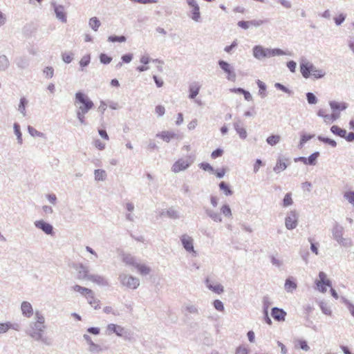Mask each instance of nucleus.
<instances>
[{
	"mask_svg": "<svg viewBox=\"0 0 354 354\" xmlns=\"http://www.w3.org/2000/svg\"><path fill=\"white\" fill-rule=\"evenodd\" d=\"M344 198L354 206V191H348L344 193Z\"/></svg>",
	"mask_w": 354,
	"mask_h": 354,
	"instance_id": "nucleus-37",
	"label": "nucleus"
},
{
	"mask_svg": "<svg viewBox=\"0 0 354 354\" xmlns=\"http://www.w3.org/2000/svg\"><path fill=\"white\" fill-rule=\"evenodd\" d=\"M190 163L183 158L176 160L171 167V171L174 173H178L181 171L185 170L189 167Z\"/></svg>",
	"mask_w": 354,
	"mask_h": 354,
	"instance_id": "nucleus-12",
	"label": "nucleus"
},
{
	"mask_svg": "<svg viewBox=\"0 0 354 354\" xmlns=\"http://www.w3.org/2000/svg\"><path fill=\"white\" fill-rule=\"evenodd\" d=\"M96 180H104L106 178V171L103 169H96L94 172Z\"/></svg>",
	"mask_w": 354,
	"mask_h": 354,
	"instance_id": "nucleus-32",
	"label": "nucleus"
},
{
	"mask_svg": "<svg viewBox=\"0 0 354 354\" xmlns=\"http://www.w3.org/2000/svg\"><path fill=\"white\" fill-rule=\"evenodd\" d=\"M318 115L322 117L324 121V122L327 124H330L335 120H336L339 118L338 114L331 113L327 115H323V110H319L318 112Z\"/></svg>",
	"mask_w": 354,
	"mask_h": 354,
	"instance_id": "nucleus-18",
	"label": "nucleus"
},
{
	"mask_svg": "<svg viewBox=\"0 0 354 354\" xmlns=\"http://www.w3.org/2000/svg\"><path fill=\"white\" fill-rule=\"evenodd\" d=\"M75 103L81 104L78 106V110L84 111L88 112L93 106V102L85 94L77 92L75 94Z\"/></svg>",
	"mask_w": 354,
	"mask_h": 354,
	"instance_id": "nucleus-6",
	"label": "nucleus"
},
{
	"mask_svg": "<svg viewBox=\"0 0 354 354\" xmlns=\"http://www.w3.org/2000/svg\"><path fill=\"white\" fill-rule=\"evenodd\" d=\"M86 299H87L88 302L95 309H97V308H100V301L95 297L94 293L93 291H92L91 294H89L88 295L86 296Z\"/></svg>",
	"mask_w": 354,
	"mask_h": 354,
	"instance_id": "nucleus-21",
	"label": "nucleus"
},
{
	"mask_svg": "<svg viewBox=\"0 0 354 354\" xmlns=\"http://www.w3.org/2000/svg\"><path fill=\"white\" fill-rule=\"evenodd\" d=\"M300 254H301V258L303 259V260L305 261V262L307 263H308V255H309V252L308 251V250H303L300 252Z\"/></svg>",
	"mask_w": 354,
	"mask_h": 354,
	"instance_id": "nucleus-63",
	"label": "nucleus"
},
{
	"mask_svg": "<svg viewBox=\"0 0 354 354\" xmlns=\"http://www.w3.org/2000/svg\"><path fill=\"white\" fill-rule=\"evenodd\" d=\"M330 106L333 110L343 111L346 109L347 106L344 102H330Z\"/></svg>",
	"mask_w": 354,
	"mask_h": 354,
	"instance_id": "nucleus-27",
	"label": "nucleus"
},
{
	"mask_svg": "<svg viewBox=\"0 0 354 354\" xmlns=\"http://www.w3.org/2000/svg\"><path fill=\"white\" fill-rule=\"evenodd\" d=\"M87 332L92 335H98L100 334V329L98 327H90L87 328Z\"/></svg>",
	"mask_w": 354,
	"mask_h": 354,
	"instance_id": "nucleus-59",
	"label": "nucleus"
},
{
	"mask_svg": "<svg viewBox=\"0 0 354 354\" xmlns=\"http://www.w3.org/2000/svg\"><path fill=\"white\" fill-rule=\"evenodd\" d=\"M344 232L343 227L339 225H336L333 230V236L339 244L344 247L351 245V241L349 239H344L342 237Z\"/></svg>",
	"mask_w": 354,
	"mask_h": 354,
	"instance_id": "nucleus-7",
	"label": "nucleus"
},
{
	"mask_svg": "<svg viewBox=\"0 0 354 354\" xmlns=\"http://www.w3.org/2000/svg\"><path fill=\"white\" fill-rule=\"evenodd\" d=\"M254 56L257 59H262L264 57H274L276 55H284V53L280 49H268L264 48L261 46H256L253 48Z\"/></svg>",
	"mask_w": 354,
	"mask_h": 354,
	"instance_id": "nucleus-3",
	"label": "nucleus"
},
{
	"mask_svg": "<svg viewBox=\"0 0 354 354\" xmlns=\"http://www.w3.org/2000/svg\"><path fill=\"white\" fill-rule=\"evenodd\" d=\"M223 153V151L221 149H217L216 150H214V151H212V154H211V157L213 158V159H215L216 158H218V157H221Z\"/></svg>",
	"mask_w": 354,
	"mask_h": 354,
	"instance_id": "nucleus-50",
	"label": "nucleus"
},
{
	"mask_svg": "<svg viewBox=\"0 0 354 354\" xmlns=\"http://www.w3.org/2000/svg\"><path fill=\"white\" fill-rule=\"evenodd\" d=\"M35 322H30L29 328L26 331V334L35 341L41 342L47 346H50L52 344V339L44 335L46 329L44 315L41 312L37 310L35 313Z\"/></svg>",
	"mask_w": 354,
	"mask_h": 354,
	"instance_id": "nucleus-1",
	"label": "nucleus"
},
{
	"mask_svg": "<svg viewBox=\"0 0 354 354\" xmlns=\"http://www.w3.org/2000/svg\"><path fill=\"white\" fill-rule=\"evenodd\" d=\"M108 41L111 42H124L126 37L124 36H110L108 38Z\"/></svg>",
	"mask_w": 354,
	"mask_h": 354,
	"instance_id": "nucleus-40",
	"label": "nucleus"
},
{
	"mask_svg": "<svg viewBox=\"0 0 354 354\" xmlns=\"http://www.w3.org/2000/svg\"><path fill=\"white\" fill-rule=\"evenodd\" d=\"M180 241L184 249L189 253H192L193 256L196 257L197 252L194 250V240L187 234H183L180 236Z\"/></svg>",
	"mask_w": 354,
	"mask_h": 354,
	"instance_id": "nucleus-8",
	"label": "nucleus"
},
{
	"mask_svg": "<svg viewBox=\"0 0 354 354\" xmlns=\"http://www.w3.org/2000/svg\"><path fill=\"white\" fill-rule=\"evenodd\" d=\"M272 305V301L269 296L266 295L263 297V313L268 312L270 306Z\"/></svg>",
	"mask_w": 354,
	"mask_h": 354,
	"instance_id": "nucleus-31",
	"label": "nucleus"
},
{
	"mask_svg": "<svg viewBox=\"0 0 354 354\" xmlns=\"http://www.w3.org/2000/svg\"><path fill=\"white\" fill-rule=\"evenodd\" d=\"M318 139L324 143H327V144L330 145L333 147H335L337 145V142L334 140H332V139H330L328 138H324L322 136H319Z\"/></svg>",
	"mask_w": 354,
	"mask_h": 354,
	"instance_id": "nucleus-41",
	"label": "nucleus"
},
{
	"mask_svg": "<svg viewBox=\"0 0 354 354\" xmlns=\"http://www.w3.org/2000/svg\"><path fill=\"white\" fill-rule=\"evenodd\" d=\"M135 268H136L138 271L142 275H147L151 272L150 268L140 263H136Z\"/></svg>",
	"mask_w": 354,
	"mask_h": 354,
	"instance_id": "nucleus-28",
	"label": "nucleus"
},
{
	"mask_svg": "<svg viewBox=\"0 0 354 354\" xmlns=\"http://www.w3.org/2000/svg\"><path fill=\"white\" fill-rule=\"evenodd\" d=\"M90 62V56L89 55H86V56H84L80 62V66H87Z\"/></svg>",
	"mask_w": 354,
	"mask_h": 354,
	"instance_id": "nucleus-53",
	"label": "nucleus"
},
{
	"mask_svg": "<svg viewBox=\"0 0 354 354\" xmlns=\"http://www.w3.org/2000/svg\"><path fill=\"white\" fill-rule=\"evenodd\" d=\"M280 140V136L278 135H272L267 138V142L273 146L277 144Z\"/></svg>",
	"mask_w": 354,
	"mask_h": 354,
	"instance_id": "nucleus-35",
	"label": "nucleus"
},
{
	"mask_svg": "<svg viewBox=\"0 0 354 354\" xmlns=\"http://www.w3.org/2000/svg\"><path fill=\"white\" fill-rule=\"evenodd\" d=\"M221 212L227 216H230L231 215V209L227 205H223L221 208Z\"/></svg>",
	"mask_w": 354,
	"mask_h": 354,
	"instance_id": "nucleus-62",
	"label": "nucleus"
},
{
	"mask_svg": "<svg viewBox=\"0 0 354 354\" xmlns=\"http://www.w3.org/2000/svg\"><path fill=\"white\" fill-rule=\"evenodd\" d=\"M44 73L46 75L47 77L50 78L53 76L54 70L52 67H46L44 70Z\"/></svg>",
	"mask_w": 354,
	"mask_h": 354,
	"instance_id": "nucleus-52",
	"label": "nucleus"
},
{
	"mask_svg": "<svg viewBox=\"0 0 354 354\" xmlns=\"http://www.w3.org/2000/svg\"><path fill=\"white\" fill-rule=\"evenodd\" d=\"M75 269L77 270V278L78 279H87L91 274H89V270L87 266L82 263H79L75 266Z\"/></svg>",
	"mask_w": 354,
	"mask_h": 354,
	"instance_id": "nucleus-9",
	"label": "nucleus"
},
{
	"mask_svg": "<svg viewBox=\"0 0 354 354\" xmlns=\"http://www.w3.org/2000/svg\"><path fill=\"white\" fill-rule=\"evenodd\" d=\"M106 328L108 331L115 333L117 336L122 337L125 340L131 341L133 339V333L120 325L109 324Z\"/></svg>",
	"mask_w": 354,
	"mask_h": 354,
	"instance_id": "nucleus-5",
	"label": "nucleus"
},
{
	"mask_svg": "<svg viewBox=\"0 0 354 354\" xmlns=\"http://www.w3.org/2000/svg\"><path fill=\"white\" fill-rule=\"evenodd\" d=\"M124 261L127 263V264H129V265H132L135 267V265L136 263H137L136 262V260H135V258L132 256H127L124 258Z\"/></svg>",
	"mask_w": 354,
	"mask_h": 354,
	"instance_id": "nucleus-46",
	"label": "nucleus"
},
{
	"mask_svg": "<svg viewBox=\"0 0 354 354\" xmlns=\"http://www.w3.org/2000/svg\"><path fill=\"white\" fill-rule=\"evenodd\" d=\"M21 310L22 315L26 317L30 318L33 315V308L28 301H23L21 303Z\"/></svg>",
	"mask_w": 354,
	"mask_h": 354,
	"instance_id": "nucleus-15",
	"label": "nucleus"
},
{
	"mask_svg": "<svg viewBox=\"0 0 354 354\" xmlns=\"http://www.w3.org/2000/svg\"><path fill=\"white\" fill-rule=\"evenodd\" d=\"M55 12L57 17L59 20H61L62 22L66 21V12H65V10H64V8L63 6H59L55 7Z\"/></svg>",
	"mask_w": 354,
	"mask_h": 354,
	"instance_id": "nucleus-22",
	"label": "nucleus"
},
{
	"mask_svg": "<svg viewBox=\"0 0 354 354\" xmlns=\"http://www.w3.org/2000/svg\"><path fill=\"white\" fill-rule=\"evenodd\" d=\"M343 301L347 306L351 314L354 317V305L345 298H343Z\"/></svg>",
	"mask_w": 354,
	"mask_h": 354,
	"instance_id": "nucleus-47",
	"label": "nucleus"
},
{
	"mask_svg": "<svg viewBox=\"0 0 354 354\" xmlns=\"http://www.w3.org/2000/svg\"><path fill=\"white\" fill-rule=\"evenodd\" d=\"M87 112H84V111H82V110H78L77 112V118L79 119V120L80 121L81 123H84V115Z\"/></svg>",
	"mask_w": 354,
	"mask_h": 354,
	"instance_id": "nucleus-60",
	"label": "nucleus"
},
{
	"mask_svg": "<svg viewBox=\"0 0 354 354\" xmlns=\"http://www.w3.org/2000/svg\"><path fill=\"white\" fill-rule=\"evenodd\" d=\"M73 290L76 292H80L81 295H85L86 297L87 295H88L89 294H91L92 293V290L89 289V288H84V287H82L81 286H79V285H75L73 287Z\"/></svg>",
	"mask_w": 354,
	"mask_h": 354,
	"instance_id": "nucleus-24",
	"label": "nucleus"
},
{
	"mask_svg": "<svg viewBox=\"0 0 354 354\" xmlns=\"http://www.w3.org/2000/svg\"><path fill=\"white\" fill-rule=\"evenodd\" d=\"M187 4L192 8V19L198 21L201 18L200 8L195 0H187Z\"/></svg>",
	"mask_w": 354,
	"mask_h": 354,
	"instance_id": "nucleus-11",
	"label": "nucleus"
},
{
	"mask_svg": "<svg viewBox=\"0 0 354 354\" xmlns=\"http://www.w3.org/2000/svg\"><path fill=\"white\" fill-rule=\"evenodd\" d=\"M207 286L209 290L216 294H221L224 291L223 286L220 283L216 285L207 284Z\"/></svg>",
	"mask_w": 354,
	"mask_h": 354,
	"instance_id": "nucleus-29",
	"label": "nucleus"
},
{
	"mask_svg": "<svg viewBox=\"0 0 354 354\" xmlns=\"http://www.w3.org/2000/svg\"><path fill=\"white\" fill-rule=\"evenodd\" d=\"M176 136L174 132L169 131H163L156 134V137L166 142H169L172 139L176 138Z\"/></svg>",
	"mask_w": 354,
	"mask_h": 354,
	"instance_id": "nucleus-16",
	"label": "nucleus"
},
{
	"mask_svg": "<svg viewBox=\"0 0 354 354\" xmlns=\"http://www.w3.org/2000/svg\"><path fill=\"white\" fill-rule=\"evenodd\" d=\"M83 338L86 342V343L89 345V351L91 352L95 353V352H98L100 351V346L95 344L92 341L91 337L88 335L84 334L83 335Z\"/></svg>",
	"mask_w": 354,
	"mask_h": 354,
	"instance_id": "nucleus-19",
	"label": "nucleus"
},
{
	"mask_svg": "<svg viewBox=\"0 0 354 354\" xmlns=\"http://www.w3.org/2000/svg\"><path fill=\"white\" fill-rule=\"evenodd\" d=\"M37 228L41 230L46 234L53 235V227L50 223H35Z\"/></svg>",
	"mask_w": 354,
	"mask_h": 354,
	"instance_id": "nucleus-17",
	"label": "nucleus"
},
{
	"mask_svg": "<svg viewBox=\"0 0 354 354\" xmlns=\"http://www.w3.org/2000/svg\"><path fill=\"white\" fill-rule=\"evenodd\" d=\"M219 187L221 190H222L226 196H230L232 194V191L225 182H221L219 184Z\"/></svg>",
	"mask_w": 354,
	"mask_h": 354,
	"instance_id": "nucleus-34",
	"label": "nucleus"
},
{
	"mask_svg": "<svg viewBox=\"0 0 354 354\" xmlns=\"http://www.w3.org/2000/svg\"><path fill=\"white\" fill-rule=\"evenodd\" d=\"M88 281L96 283L100 286H109V281L103 276L99 274H93L88 277Z\"/></svg>",
	"mask_w": 354,
	"mask_h": 354,
	"instance_id": "nucleus-14",
	"label": "nucleus"
},
{
	"mask_svg": "<svg viewBox=\"0 0 354 354\" xmlns=\"http://www.w3.org/2000/svg\"><path fill=\"white\" fill-rule=\"evenodd\" d=\"M313 137V135H303L301 138L300 146L302 147L305 142L312 139Z\"/></svg>",
	"mask_w": 354,
	"mask_h": 354,
	"instance_id": "nucleus-51",
	"label": "nucleus"
},
{
	"mask_svg": "<svg viewBox=\"0 0 354 354\" xmlns=\"http://www.w3.org/2000/svg\"><path fill=\"white\" fill-rule=\"evenodd\" d=\"M95 147L99 150H103L105 148V144L102 142L100 140H97L94 142Z\"/></svg>",
	"mask_w": 354,
	"mask_h": 354,
	"instance_id": "nucleus-64",
	"label": "nucleus"
},
{
	"mask_svg": "<svg viewBox=\"0 0 354 354\" xmlns=\"http://www.w3.org/2000/svg\"><path fill=\"white\" fill-rule=\"evenodd\" d=\"M288 159H278L276 165L274 167V171L276 173H280L282 171H284L288 167Z\"/></svg>",
	"mask_w": 354,
	"mask_h": 354,
	"instance_id": "nucleus-20",
	"label": "nucleus"
},
{
	"mask_svg": "<svg viewBox=\"0 0 354 354\" xmlns=\"http://www.w3.org/2000/svg\"><path fill=\"white\" fill-rule=\"evenodd\" d=\"M286 312L277 307H274L271 310V315L273 319L277 322H283L286 319Z\"/></svg>",
	"mask_w": 354,
	"mask_h": 354,
	"instance_id": "nucleus-13",
	"label": "nucleus"
},
{
	"mask_svg": "<svg viewBox=\"0 0 354 354\" xmlns=\"http://www.w3.org/2000/svg\"><path fill=\"white\" fill-rule=\"evenodd\" d=\"M185 310L190 314H198V309L194 305H187L185 307Z\"/></svg>",
	"mask_w": 354,
	"mask_h": 354,
	"instance_id": "nucleus-43",
	"label": "nucleus"
},
{
	"mask_svg": "<svg viewBox=\"0 0 354 354\" xmlns=\"http://www.w3.org/2000/svg\"><path fill=\"white\" fill-rule=\"evenodd\" d=\"M257 85L259 88V95L261 96V97H265L266 96V84L261 82V80H258L257 82Z\"/></svg>",
	"mask_w": 354,
	"mask_h": 354,
	"instance_id": "nucleus-39",
	"label": "nucleus"
},
{
	"mask_svg": "<svg viewBox=\"0 0 354 354\" xmlns=\"http://www.w3.org/2000/svg\"><path fill=\"white\" fill-rule=\"evenodd\" d=\"M111 57H109L106 54H101L100 55V62L103 64H109L111 62Z\"/></svg>",
	"mask_w": 354,
	"mask_h": 354,
	"instance_id": "nucleus-49",
	"label": "nucleus"
},
{
	"mask_svg": "<svg viewBox=\"0 0 354 354\" xmlns=\"http://www.w3.org/2000/svg\"><path fill=\"white\" fill-rule=\"evenodd\" d=\"M213 306H214V308L218 311L224 310L223 303L219 299L214 300L213 302Z\"/></svg>",
	"mask_w": 354,
	"mask_h": 354,
	"instance_id": "nucleus-42",
	"label": "nucleus"
},
{
	"mask_svg": "<svg viewBox=\"0 0 354 354\" xmlns=\"http://www.w3.org/2000/svg\"><path fill=\"white\" fill-rule=\"evenodd\" d=\"M271 263L272 265L275 266L276 267H281L282 265V261L278 259H277L274 256H271Z\"/></svg>",
	"mask_w": 354,
	"mask_h": 354,
	"instance_id": "nucleus-56",
	"label": "nucleus"
},
{
	"mask_svg": "<svg viewBox=\"0 0 354 354\" xmlns=\"http://www.w3.org/2000/svg\"><path fill=\"white\" fill-rule=\"evenodd\" d=\"M345 19V15L343 14H340L336 17H335L334 20L337 25H340Z\"/></svg>",
	"mask_w": 354,
	"mask_h": 354,
	"instance_id": "nucleus-61",
	"label": "nucleus"
},
{
	"mask_svg": "<svg viewBox=\"0 0 354 354\" xmlns=\"http://www.w3.org/2000/svg\"><path fill=\"white\" fill-rule=\"evenodd\" d=\"M261 21H240L238 22V26L243 29H248L249 28V25H253L254 26H258L260 24H261Z\"/></svg>",
	"mask_w": 354,
	"mask_h": 354,
	"instance_id": "nucleus-25",
	"label": "nucleus"
},
{
	"mask_svg": "<svg viewBox=\"0 0 354 354\" xmlns=\"http://www.w3.org/2000/svg\"><path fill=\"white\" fill-rule=\"evenodd\" d=\"M89 25L93 30L96 31L100 26V21L97 17H92L89 20Z\"/></svg>",
	"mask_w": 354,
	"mask_h": 354,
	"instance_id": "nucleus-33",
	"label": "nucleus"
},
{
	"mask_svg": "<svg viewBox=\"0 0 354 354\" xmlns=\"http://www.w3.org/2000/svg\"><path fill=\"white\" fill-rule=\"evenodd\" d=\"M220 67L227 73V78L230 81H235L236 75L231 66L226 62L221 60L218 62Z\"/></svg>",
	"mask_w": 354,
	"mask_h": 354,
	"instance_id": "nucleus-10",
	"label": "nucleus"
},
{
	"mask_svg": "<svg viewBox=\"0 0 354 354\" xmlns=\"http://www.w3.org/2000/svg\"><path fill=\"white\" fill-rule=\"evenodd\" d=\"M118 280L122 287L128 289L135 290L140 286V280L138 278L126 273H120L118 276Z\"/></svg>",
	"mask_w": 354,
	"mask_h": 354,
	"instance_id": "nucleus-4",
	"label": "nucleus"
},
{
	"mask_svg": "<svg viewBox=\"0 0 354 354\" xmlns=\"http://www.w3.org/2000/svg\"><path fill=\"white\" fill-rule=\"evenodd\" d=\"M287 67L292 73H294L296 70L297 64L294 61H290L287 63Z\"/></svg>",
	"mask_w": 354,
	"mask_h": 354,
	"instance_id": "nucleus-58",
	"label": "nucleus"
},
{
	"mask_svg": "<svg viewBox=\"0 0 354 354\" xmlns=\"http://www.w3.org/2000/svg\"><path fill=\"white\" fill-rule=\"evenodd\" d=\"M298 345L301 349L305 351H308L310 350V347L307 344L306 340L299 339L298 340Z\"/></svg>",
	"mask_w": 354,
	"mask_h": 354,
	"instance_id": "nucleus-44",
	"label": "nucleus"
},
{
	"mask_svg": "<svg viewBox=\"0 0 354 354\" xmlns=\"http://www.w3.org/2000/svg\"><path fill=\"white\" fill-rule=\"evenodd\" d=\"M319 156V152H315L312 153L308 158V163L310 165H315L317 162V159Z\"/></svg>",
	"mask_w": 354,
	"mask_h": 354,
	"instance_id": "nucleus-36",
	"label": "nucleus"
},
{
	"mask_svg": "<svg viewBox=\"0 0 354 354\" xmlns=\"http://www.w3.org/2000/svg\"><path fill=\"white\" fill-rule=\"evenodd\" d=\"M309 241L310 242V250L315 253L316 255L319 254L317 243H313L312 239H309Z\"/></svg>",
	"mask_w": 354,
	"mask_h": 354,
	"instance_id": "nucleus-57",
	"label": "nucleus"
},
{
	"mask_svg": "<svg viewBox=\"0 0 354 354\" xmlns=\"http://www.w3.org/2000/svg\"><path fill=\"white\" fill-rule=\"evenodd\" d=\"M155 111L158 116H162L165 114V109L162 105H158L156 106Z\"/></svg>",
	"mask_w": 354,
	"mask_h": 354,
	"instance_id": "nucleus-48",
	"label": "nucleus"
},
{
	"mask_svg": "<svg viewBox=\"0 0 354 354\" xmlns=\"http://www.w3.org/2000/svg\"><path fill=\"white\" fill-rule=\"evenodd\" d=\"M297 286V283L290 278L286 280L284 287L287 292H292L293 290H296Z\"/></svg>",
	"mask_w": 354,
	"mask_h": 354,
	"instance_id": "nucleus-23",
	"label": "nucleus"
},
{
	"mask_svg": "<svg viewBox=\"0 0 354 354\" xmlns=\"http://www.w3.org/2000/svg\"><path fill=\"white\" fill-rule=\"evenodd\" d=\"M307 100L309 104H315L317 102V98L312 93H307Z\"/></svg>",
	"mask_w": 354,
	"mask_h": 354,
	"instance_id": "nucleus-55",
	"label": "nucleus"
},
{
	"mask_svg": "<svg viewBox=\"0 0 354 354\" xmlns=\"http://www.w3.org/2000/svg\"><path fill=\"white\" fill-rule=\"evenodd\" d=\"M330 131L335 135H337L342 138L345 137L346 134V131L345 129H341L337 125H333L330 128Z\"/></svg>",
	"mask_w": 354,
	"mask_h": 354,
	"instance_id": "nucleus-26",
	"label": "nucleus"
},
{
	"mask_svg": "<svg viewBox=\"0 0 354 354\" xmlns=\"http://www.w3.org/2000/svg\"><path fill=\"white\" fill-rule=\"evenodd\" d=\"M300 71L304 78H308L312 76L315 79H319L323 77L326 73L324 70L317 68L308 62L300 64Z\"/></svg>",
	"mask_w": 354,
	"mask_h": 354,
	"instance_id": "nucleus-2",
	"label": "nucleus"
},
{
	"mask_svg": "<svg viewBox=\"0 0 354 354\" xmlns=\"http://www.w3.org/2000/svg\"><path fill=\"white\" fill-rule=\"evenodd\" d=\"M319 278L320 281L317 283V286H319L321 284H322L324 283V281L327 280L326 274L324 272H320L319 273Z\"/></svg>",
	"mask_w": 354,
	"mask_h": 354,
	"instance_id": "nucleus-54",
	"label": "nucleus"
},
{
	"mask_svg": "<svg viewBox=\"0 0 354 354\" xmlns=\"http://www.w3.org/2000/svg\"><path fill=\"white\" fill-rule=\"evenodd\" d=\"M292 198L290 193H288L285 195L284 198L283 200V206L288 207L292 204Z\"/></svg>",
	"mask_w": 354,
	"mask_h": 354,
	"instance_id": "nucleus-38",
	"label": "nucleus"
},
{
	"mask_svg": "<svg viewBox=\"0 0 354 354\" xmlns=\"http://www.w3.org/2000/svg\"><path fill=\"white\" fill-rule=\"evenodd\" d=\"M235 354H249V349L241 345L237 347Z\"/></svg>",
	"mask_w": 354,
	"mask_h": 354,
	"instance_id": "nucleus-45",
	"label": "nucleus"
},
{
	"mask_svg": "<svg viewBox=\"0 0 354 354\" xmlns=\"http://www.w3.org/2000/svg\"><path fill=\"white\" fill-rule=\"evenodd\" d=\"M200 90V86L195 84L189 87V97L194 99L198 94Z\"/></svg>",
	"mask_w": 354,
	"mask_h": 354,
	"instance_id": "nucleus-30",
	"label": "nucleus"
}]
</instances>
